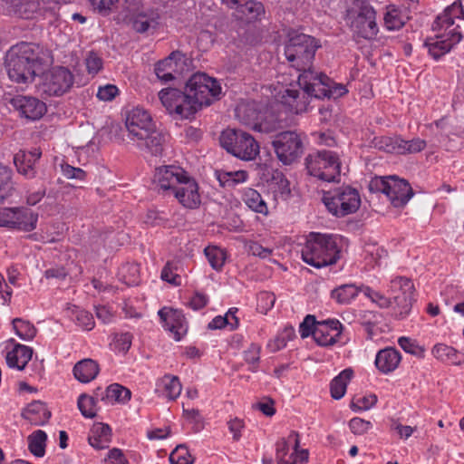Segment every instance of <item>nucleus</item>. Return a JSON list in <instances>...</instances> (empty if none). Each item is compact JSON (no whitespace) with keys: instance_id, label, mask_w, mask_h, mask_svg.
<instances>
[{"instance_id":"f257e3e1","label":"nucleus","mask_w":464,"mask_h":464,"mask_svg":"<svg viewBox=\"0 0 464 464\" xmlns=\"http://www.w3.org/2000/svg\"><path fill=\"white\" fill-rule=\"evenodd\" d=\"M348 90L343 84L334 82L326 74L320 72H305L299 78V88L294 84H284L277 81L273 85L272 94L292 113L305 112L312 98L337 99L346 94Z\"/></svg>"},{"instance_id":"f03ea898","label":"nucleus","mask_w":464,"mask_h":464,"mask_svg":"<svg viewBox=\"0 0 464 464\" xmlns=\"http://www.w3.org/2000/svg\"><path fill=\"white\" fill-rule=\"evenodd\" d=\"M347 239L333 233L311 232L306 237L301 256L304 263L322 268L337 263Z\"/></svg>"},{"instance_id":"7ed1b4c3","label":"nucleus","mask_w":464,"mask_h":464,"mask_svg":"<svg viewBox=\"0 0 464 464\" xmlns=\"http://www.w3.org/2000/svg\"><path fill=\"white\" fill-rule=\"evenodd\" d=\"M41 48L33 43L21 42L5 54V67L11 81L28 83L42 71Z\"/></svg>"},{"instance_id":"20e7f679","label":"nucleus","mask_w":464,"mask_h":464,"mask_svg":"<svg viewBox=\"0 0 464 464\" xmlns=\"http://www.w3.org/2000/svg\"><path fill=\"white\" fill-rule=\"evenodd\" d=\"M319 47L320 44L314 37L295 32L289 34L285 45V55L290 65L300 72L296 88H299V78L305 72H316L313 67V61Z\"/></svg>"},{"instance_id":"39448f33","label":"nucleus","mask_w":464,"mask_h":464,"mask_svg":"<svg viewBox=\"0 0 464 464\" xmlns=\"http://www.w3.org/2000/svg\"><path fill=\"white\" fill-rule=\"evenodd\" d=\"M185 88L196 112L202 106L210 105L221 94V86L218 82L204 72H196L191 75Z\"/></svg>"},{"instance_id":"423d86ee","label":"nucleus","mask_w":464,"mask_h":464,"mask_svg":"<svg viewBox=\"0 0 464 464\" xmlns=\"http://www.w3.org/2000/svg\"><path fill=\"white\" fill-rule=\"evenodd\" d=\"M323 202L333 216L343 218L359 209L361 197L357 189L350 186H343L324 192Z\"/></svg>"},{"instance_id":"0eeeda50","label":"nucleus","mask_w":464,"mask_h":464,"mask_svg":"<svg viewBox=\"0 0 464 464\" xmlns=\"http://www.w3.org/2000/svg\"><path fill=\"white\" fill-rule=\"evenodd\" d=\"M308 173L325 182H339L341 161L339 155L332 150H319L310 154L306 160Z\"/></svg>"},{"instance_id":"6e6552de","label":"nucleus","mask_w":464,"mask_h":464,"mask_svg":"<svg viewBox=\"0 0 464 464\" xmlns=\"http://www.w3.org/2000/svg\"><path fill=\"white\" fill-rule=\"evenodd\" d=\"M220 144L228 153L244 160H252L259 153L256 140L241 130L227 129L222 131Z\"/></svg>"},{"instance_id":"1a4fd4ad","label":"nucleus","mask_w":464,"mask_h":464,"mask_svg":"<svg viewBox=\"0 0 464 464\" xmlns=\"http://www.w3.org/2000/svg\"><path fill=\"white\" fill-rule=\"evenodd\" d=\"M389 293L392 302L393 315L397 319H403L408 316L414 300L412 281L404 276H396L390 282Z\"/></svg>"},{"instance_id":"9d476101","label":"nucleus","mask_w":464,"mask_h":464,"mask_svg":"<svg viewBox=\"0 0 464 464\" xmlns=\"http://www.w3.org/2000/svg\"><path fill=\"white\" fill-rule=\"evenodd\" d=\"M38 214L25 207L0 208V227L31 232L37 227Z\"/></svg>"},{"instance_id":"9b49d317","label":"nucleus","mask_w":464,"mask_h":464,"mask_svg":"<svg viewBox=\"0 0 464 464\" xmlns=\"http://www.w3.org/2000/svg\"><path fill=\"white\" fill-rule=\"evenodd\" d=\"M276 459L277 464H307L309 452L300 449L299 434L291 431L286 438L276 443Z\"/></svg>"},{"instance_id":"f8f14e48","label":"nucleus","mask_w":464,"mask_h":464,"mask_svg":"<svg viewBox=\"0 0 464 464\" xmlns=\"http://www.w3.org/2000/svg\"><path fill=\"white\" fill-rule=\"evenodd\" d=\"M159 99L171 115L188 119L196 113L186 90L182 92L176 88H164L159 92Z\"/></svg>"},{"instance_id":"ddd939ff","label":"nucleus","mask_w":464,"mask_h":464,"mask_svg":"<svg viewBox=\"0 0 464 464\" xmlns=\"http://www.w3.org/2000/svg\"><path fill=\"white\" fill-rule=\"evenodd\" d=\"M273 146L278 160L285 165L297 160L304 151L303 141L295 131L277 134L273 140Z\"/></svg>"},{"instance_id":"4468645a","label":"nucleus","mask_w":464,"mask_h":464,"mask_svg":"<svg viewBox=\"0 0 464 464\" xmlns=\"http://www.w3.org/2000/svg\"><path fill=\"white\" fill-rule=\"evenodd\" d=\"M125 125L128 137L134 143H141L155 129L150 114L140 107L133 108L128 113Z\"/></svg>"},{"instance_id":"2eb2a0df","label":"nucleus","mask_w":464,"mask_h":464,"mask_svg":"<svg viewBox=\"0 0 464 464\" xmlns=\"http://www.w3.org/2000/svg\"><path fill=\"white\" fill-rule=\"evenodd\" d=\"M188 172L175 165H166L156 168L153 184L158 191L173 195Z\"/></svg>"},{"instance_id":"dca6fc26","label":"nucleus","mask_w":464,"mask_h":464,"mask_svg":"<svg viewBox=\"0 0 464 464\" xmlns=\"http://www.w3.org/2000/svg\"><path fill=\"white\" fill-rule=\"evenodd\" d=\"M73 75L64 67H55L44 73L42 89L50 96H60L70 90L73 84Z\"/></svg>"},{"instance_id":"f3484780","label":"nucleus","mask_w":464,"mask_h":464,"mask_svg":"<svg viewBox=\"0 0 464 464\" xmlns=\"http://www.w3.org/2000/svg\"><path fill=\"white\" fill-rule=\"evenodd\" d=\"M357 15L352 21V28L360 36L365 39L374 37L378 33L376 13L365 0L356 2Z\"/></svg>"},{"instance_id":"a211bd4d","label":"nucleus","mask_w":464,"mask_h":464,"mask_svg":"<svg viewBox=\"0 0 464 464\" xmlns=\"http://www.w3.org/2000/svg\"><path fill=\"white\" fill-rule=\"evenodd\" d=\"M461 39L462 34L457 25L448 33L438 32L434 37L428 38L424 45L428 48L430 56L435 60H439L440 57L450 53Z\"/></svg>"},{"instance_id":"6ab92c4d","label":"nucleus","mask_w":464,"mask_h":464,"mask_svg":"<svg viewBox=\"0 0 464 464\" xmlns=\"http://www.w3.org/2000/svg\"><path fill=\"white\" fill-rule=\"evenodd\" d=\"M343 328V324L336 319L318 322L314 329V340L318 345L325 347L336 343L344 344Z\"/></svg>"},{"instance_id":"aec40b11","label":"nucleus","mask_w":464,"mask_h":464,"mask_svg":"<svg viewBox=\"0 0 464 464\" xmlns=\"http://www.w3.org/2000/svg\"><path fill=\"white\" fill-rule=\"evenodd\" d=\"M10 104L21 117L31 121L39 120L46 111L45 103L31 96L16 95L10 100Z\"/></svg>"},{"instance_id":"412c9836","label":"nucleus","mask_w":464,"mask_h":464,"mask_svg":"<svg viewBox=\"0 0 464 464\" xmlns=\"http://www.w3.org/2000/svg\"><path fill=\"white\" fill-rule=\"evenodd\" d=\"M184 56L179 52H172L167 58L158 62L155 73L161 82H169L182 74L184 70Z\"/></svg>"},{"instance_id":"4be33fe9","label":"nucleus","mask_w":464,"mask_h":464,"mask_svg":"<svg viewBox=\"0 0 464 464\" xmlns=\"http://www.w3.org/2000/svg\"><path fill=\"white\" fill-rule=\"evenodd\" d=\"M198 184L188 173L177 188L173 196L186 208L195 209L200 206L201 198Z\"/></svg>"},{"instance_id":"5701e85b","label":"nucleus","mask_w":464,"mask_h":464,"mask_svg":"<svg viewBox=\"0 0 464 464\" xmlns=\"http://www.w3.org/2000/svg\"><path fill=\"white\" fill-rule=\"evenodd\" d=\"M459 21H464V10L462 2L457 0L446 7L442 14L437 16L432 28L437 32L448 33L457 25L459 29L460 26L458 24Z\"/></svg>"},{"instance_id":"b1692460","label":"nucleus","mask_w":464,"mask_h":464,"mask_svg":"<svg viewBox=\"0 0 464 464\" xmlns=\"http://www.w3.org/2000/svg\"><path fill=\"white\" fill-rule=\"evenodd\" d=\"M163 326L179 341L188 331V324L181 311L164 307L158 312Z\"/></svg>"},{"instance_id":"393cba45","label":"nucleus","mask_w":464,"mask_h":464,"mask_svg":"<svg viewBox=\"0 0 464 464\" xmlns=\"http://www.w3.org/2000/svg\"><path fill=\"white\" fill-rule=\"evenodd\" d=\"M17 13L22 18L33 19L55 14V5L42 0H23L17 5Z\"/></svg>"},{"instance_id":"a878e982","label":"nucleus","mask_w":464,"mask_h":464,"mask_svg":"<svg viewBox=\"0 0 464 464\" xmlns=\"http://www.w3.org/2000/svg\"><path fill=\"white\" fill-rule=\"evenodd\" d=\"M41 156L42 152L39 149H34L30 151H18L14 157L17 171L27 179L34 178L36 174L35 163Z\"/></svg>"},{"instance_id":"bb28decb","label":"nucleus","mask_w":464,"mask_h":464,"mask_svg":"<svg viewBox=\"0 0 464 464\" xmlns=\"http://www.w3.org/2000/svg\"><path fill=\"white\" fill-rule=\"evenodd\" d=\"M387 198L393 207L405 206L413 196L412 188L404 179H392Z\"/></svg>"},{"instance_id":"cd10ccee","label":"nucleus","mask_w":464,"mask_h":464,"mask_svg":"<svg viewBox=\"0 0 464 464\" xmlns=\"http://www.w3.org/2000/svg\"><path fill=\"white\" fill-rule=\"evenodd\" d=\"M95 395L105 404L126 403L130 400L131 392L119 383H112L105 390L97 388Z\"/></svg>"},{"instance_id":"c85d7f7f","label":"nucleus","mask_w":464,"mask_h":464,"mask_svg":"<svg viewBox=\"0 0 464 464\" xmlns=\"http://www.w3.org/2000/svg\"><path fill=\"white\" fill-rule=\"evenodd\" d=\"M233 16L242 24L256 22L265 14V8L262 3L257 1H247L244 5H237L235 7Z\"/></svg>"},{"instance_id":"c756f323","label":"nucleus","mask_w":464,"mask_h":464,"mask_svg":"<svg viewBox=\"0 0 464 464\" xmlns=\"http://www.w3.org/2000/svg\"><path fill=\"white\" fill-rule=\"evenodd\" d=\"M401 361V353L393 347L380 350L375 356L374 364L383 374L395 371Z\"/></svg>"},{"instance_id":"7c9ffc66","label":"nucleus","mask_w":464,"mask_h":464,"mask_svg":"<svg viewBox=\"0 0 464 464\" xmlns=\"http://www.w3.org/2000/svg\"><path fill=\"white\" fill-rule=\"evenodd\" d=\"M24 419L30 421L33 425H44L51 418V411L46 404L41 401H34L29 403L22 411Z\"/></svg>"},{"instance_id":"2f4dec72","label":"nucleus","mask_w":464,"mask_h":464,"mask_svg":"<svg viewBox=\"0 0 464 464\" xmlns=\"http://www.w3.org/2000/svg\"><path fill=\"white\" fill-rule=\"evenodd\" d=\"M182 385L177 376L166 374L156 383V392L169 401H175L181 393Z\"/></svg>"},{"instance_id":"473e14b6","label":"nucleus","mask_w":464,"mask_h":464,"mask_svg":"<svg viewBox=\"0 0 464 464\" xmlns=\"http://www.w3.org/2000/svg\"><path fill=\"white\" fill-rule=\"evenodd\" d=\"M432 355L443 363L460 365L464 362V353L445 343H437L431 349Z\"/></svg>"},{"instance_id":"72a5a7b5","label":"nucleus","mask_w":464,"mask_h":464,"mask_svg":"<svg viewBox=\"0 0 464 464\" xmlns=\"http://www.w3.org/2000/svg\"><path fill=\"white\" fill-rule=\"evenodd\" d=\"M33 355V350L24 344H16L7 352L5 360L10 368L23 370L30 362Z\"/></svg>"},{"instance_id":"f704fd0d","label":"nucleus","mask_w":464,"mask_h":464,"mask_svg":"<svg viewBox=\"0 0 464 464\" xmlns=\"http://www.w3.org/2000/svg\"><path fill=\"white\" fill-rule=\"evenodd\" d=\"M74 377L82 383H88L94 380L100 372L98 362L92 359H83L73 367Z\"/></svg>"},{"instance_id":"c9c22d12","label":"nucleus","mask_w":464,"mask_h":464,"mask_svg":"<svg viewBox=\"0 0 464 464\" xmlns=\"http://www.w3.org/2000/svg\"><path fill=\"white\" fill-rule=\"evenodd\" d=\"M111 439V429L108 424L96 423L92 426L88 441L96 450H102L109 447Z\"/></svg>"},{"instance_id":"e433bc0d","label":"nucleus","mask_w":464,"mask_h":464,"mask_svg":"<svg viewBox=\"0 0 464 464\" xmlns=\"http://www.w3.org/2000/svg\"><path fill=\"white\" fill-rule=\"evenodd\" d=\"M353 376V370L352 368H346L331 381L330 393L334 400H340L345 395L347 385Z\"/></svg>"},{"instance_id":"4c0bfd02","label":"nucleus","mask_w":464,"mask_h":464,"mask_svg":"<svg viewBox=\"0 0 464 464\" xmlns=\"http://www.w3.org/2000/svg\"><path fill=\"white\" fill-rule=\"evenodd\" d=\"M242 200L251 210L264 216L268 215V207L257 190L251 188H245L242 193Z\"/></svg>"},{"instance_id":"58836bf2","label":"nucleus","mask_w":464,"mask_h":464,"mask_svg":"<svg viewBox=\"0 0 464 464\" xmlns=\"http://www.w3.org/2000/svg\"><path fill=\"white\" fill-rule=\"evenodd\" d=\"M361 291V285L353 284L342 285L331 292V297L340 304H351Z\"/></svg>"},{"instance_id":"ea45409f","label":"nucleus","mask_w":464,"mask_h":464,"mask_svg":"<svg viewBox=\"0 0 464 464\" xmlns=\"http://www.w3.org/2000/svg\"><path fill=\"white\" fill-rule=\"evenodd\" d=\"M407 19L408 16L401 9L395 5L387 6L383 20L388 30H399L404 25Z\"/></svg>"},{"instance_id":"a19ab883","label":"nucleus","mask_w":464,"mask_h":464,"mask_svg":"<svg viewBox=\"0 0 464 464\" xmlns=\"http://www.w3.org/2000/svg\"><path fill=\"white\" fill-rule=\"evenodd\" d=\"M163 143L164 136L160 132L157 131L155 128L145 140H142L141 143L135 144L140 150H146L151 155L159 156L161 155L163 151Z\"/></svg>"},{"instance_id":"79ce46f5","label":"nucleus","mask_w":464,"mask_h":464,"mask_svg":"<svg viewBox=\"0 0 464 464\" xmlns=\"http://www.w3.org/2000/svg\"><path fill=\"white\" fill-rule=\"evenodd\" d=\"M215 175L222 187H234L246 181L248 174L245 170H216Z\"/></svg>"},{"instance_id":"37998d69","label":"nucleus","mask_w":464,"mask_h":464,"mask_svg":"<svg viewBox=\"0 0 464 464\" xmlns=\"http://www.w3.org/2000/svg\"><path fill=\"white\" fill-rule=\"evenodd\" d=\"M159 14L154 11L139 13L133 17L132 27L138 33H145L158 24Z\"/></svg>"},{"instance_id":"c03bdc74","label":"nucleus","mask_w":464,"mask_h":464,"mask_svg":"<svg viewBox=\"0 0 464 464\" xmlns=\"http://www.w3.org/2000/svg\"><path fill=\"white\" fill-rule=\"evenodd\" d=\"M47 434L42 430H37L28 436V448L35 457L41 458L45 454Z\"/></svg>"},{"instance_id":"a18cd8bd","label":"nucleus","mask_w":464,"mask_h":464,"mask_svg":"<svg viewBox=\"0 0 464 464\" xmlns=\"http://www.w3.org/2000/svg\"><path fill=\"white\" fill-rule=\"evenodd\" d=\"M98 401H100V398H97V396L95 395V391L93 392V395L81 394L77 401L78 408L81 413L85 418H94L98 411Z\"/></svg>"},{"instance_id":"49530a36","label":"nucleus","mask_w":464,"mask_h":464,"mask_svg":"<svg viewBox=\"0 0 464 464\" xmlns=\"http://www.w3.org/2000/svg\"><path fill=\"white\" fill-rule=\"evenodd\" d=\"M387 256L388 252L377 245H367L364 248V259L372 267L382 266Z\"/></svg>"},{"instance_id":"de8ad7c7","label":"nucleus","mask_w":464,"mask_h":464,"mask_svg":"<svg viewBox=\"0 0 464 464\" xmlns=\"http://www.w3.org/2000/svg\"><path fill=\"white\" fill-rule=\"evenodd\" d=\"M204 253L213 269L217 271L222 269L227 258L226 252L222 248L216 246H208L205 248Z\"/></svg>"},{"instance_id":"09e8293b","label":"nucleus","mask_w":464,"mask_h":464,"mask_svg":"<svg viewBox=\"0 0 464 464\" xmlns=\"http://www.w3.org/2000/svg\"><path fill=\"white\" fill-rule=\"evenodd\" d=\"M12 324L15 334L24 341H30L36 334V328L28 321L15 318L13 320Z\"/></svg>"},{"instance_id":"8fccbe9b","label":"nucleus","mask_w":464,"mask_h":464,"mask_svg":"<svg viewBox=\"0 0 464 464\" xmlns=\"http://www.w3.org/2000/svg\"><path fill=\"white\" fill-rule=\"evenodd\" d=\"M13 189L11 169L0 165V202L11 196Z\"/></svg>"},{"instance_id":"3c124183","label":"nucleus","mask_w":464,"mask_h":464,"mask_svg":"<svg viewBox=\"0 0 464 464\" xmlns=\"http://www.w3.org/2000/svg\"><path fill=\"white\" fill-rule=\"evenodd\" d=\"M72 318L83 330L90 331L93 329L95 322L91 313L74 306L72 309Z\"/></svg>"},{"instance_id":"603ef678","label":"nucleus","mask_w":464,"mask_h":464,"mask_svg":"<svg viewBox=\"0 0 464 464\" xmlns=\"http://www.w3.org/2000/svg\"><path fill=\"white\" fill-rule=\"evenodd\" d=\"M133 335L129 333L115 334L111 343V350L117 353L125 354L132 343Z\"/></svg>"},{"instance_id":"864d4df0","label":"nucleus","mask_w":464,"mask_h":464,"mask_svg":"<svg viewBox=\"0 0 464 464\" xmlns=\"http://www.w3.org/2000/svg\"><path fill=\"white\" fill-rule=\"evenodd\" d=\"M426 147V141L422 139L416 138L411 140H405L399 137V149L398 154H411L418 153L423 150Z\"/></svg>"},{"instance_id":"5fc2aeb1","label":"nucleus","mask_w":464,"mask_h":464,"mask_svg":"<svg viewBox=\"0 0 464 464\" xmlns=\"http://www.w3.org/2000/svg\"><path fill=\"white\" fill-rule=\"evenodd\" d=\"M361 291L367 298H369L372 303H375L381 308H387L390 306L392 308L391 297L384 296L382 294L373 290L368 285H362Z\"/></svg>"},{"instance_id":"6e6d98bb","label":"nucleus","mask_w":464,"mask_h":464,"mask_svg":"<svg viewBox=\"0 0 464 464\" xmlns=\"http://www.w3.org/2000/svg\"><path fill=\"white\" fill-rule=\"evenodd\" d=\"M261 345L257 343H251L249 347L244 352V360L249 364V371L256 372L258 368L260 361Z\"/></svg>"},{"instance_id":"4d7b16f0","label":"nucleus","mask_w":464,"mask_h":464,"mask_svg":"<svg viewBox=\"0 0 464 464\" xmlns=\"http://www.w3.org/2000/svg\"><path fill=\"white\" fill-rule=\"evenodd\" d=\"M374 146L388 153L398 154L399 137H380L374 139Z\"/></svg>"},{"instance_id":"13d9d810","label":"nucleus","mask_w":464,"mask_h":464,"mask_svg":"<svg viewBox=\"0 0 464 464\" xmlns=\"http://www.w3.org/2000/svg\"><path fill=\"white\" fill-rule=\"evenodd\" d=\"M377 396L373 393H368L362 397H358L352 401L351 408L357 411H368L372 409L377 402Z\"/></svg>"},{"instance_id":"bf43d9fd","label":"nucleus","mask_w":464,"mask_h":464,"mask_svg":"<svg viewBox=\"0 0 464 464\" xmlns=\"http://www.w3.org/2000/svg\"><path fill=\"white\" fill-rule=\"evenodd\" d=\"M120 93L119 88L111 83L99 86L96 97L102 102H111Z\"/></svg>"},{"instance_id":"052dcab7","label":"nucleus","mask_w":464,"mask_h":464,"mask_svg":"<svg viewBox=\"0 0 464 464\" xmlns=\"http://www.w3.org/2000/svg\"><path fill=\"white\" fill-rule=\"evenodd\" d=\"M171 464H190L191 456L184 446H178L169 455Z\"/></svg>"},{"instance_id":"680f3d73","label":"nucleus","mask_w":464,"mask_h":464,"mask_svg":"<svg viewBox=\"0 0 464 464\" xmlns=\"http://www.w3.org/2000/svg\"><path fill=\"white\" fill-rule=\"evenodd\" d=\"M85 65L88 73L96 75L102 69L103 62L97 53L91 52L85 58Z\"/></svg>"},{"instance_id":"e2e57ef3","label":"nucleus","mask_w":464,"mask_h":464,"mask_svg":"<svg viewBox=\"0 0 464 464\" xmlns=\"http://www.w3.org/2000/svg\"><path fill=\"white\" fill-rule=\"evenodd\" d=\"M61 171L69 179L84 180L86 178V172L83 169L71 166L68 163L61 164Z\"/></svg>"},{"instance_id":"0e129e2a","label":"nucleus","mask_w":464,"mask_h":464,"mask_svg":"<svg viewBox=\"0 0 464 464\" xmlns=\"http://www.w3.org/2000/svg\"><path fill=\"white\" fill-rule=\"evenodd\" d=\"M372 427V423L363 419L354 417L349 421V428L355 435H363Z\"/></svg>"},{"instance_id":"69168bd1","label":"nucleus","mask_w":464,"mask_h":464,"mask_svg":"<svg viewBox=\"0 0 464 464\" xmlns=\"http://www.w3.org/2000/svg\"><path fill=\"white\" fill-rule=\"evenodd\" d=\"M93 9L102 15H108L117 5L119 0H90Z\"/></svg>"},{"instance_id":"338daca9","label":"nucleus","mask_w":464,"mask_h":464,"mask_svg":"<svg viewBox=\"0 0 464 464\" xmlns=\"http://www.w3.org/2000/svg\"><path fill=\"white\" fill-rule=\"evenodd\" d=\"M398 344L404 352L411 354L417 355L423 352V349L417 343V342L409 337H400L398 339Z\"/></svg>"},{"instance_id":"774afa93","label":"nucleus","mask_w":464,"mask_h":464,"mask_svg":"<svg viewBox=\"0 0 464 464\" xmlns=\"http://www.w3.org/2000/svg\"><path fill=\"white\" fill-rule=\"evenodd\" d=\"M104 464H129V460L121 449L112 448L108 451Z\"/></svg>"}]
</instances>
